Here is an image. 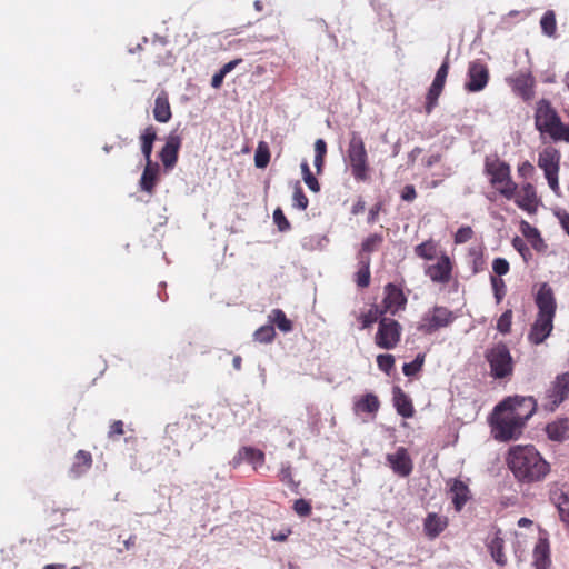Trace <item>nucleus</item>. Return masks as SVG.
<instances>
[{
    "label": "nucleus",
    "mask_w": 569,
    "mask_h": 569,
    "mask_svg": "<svg viewBox=\"0 0 569 569\" xmlns=\"http://www.w3.org/2000/svg\"><path fill=\"white\" fill-rule=\"evenodd\" d=\"M537 410L533 397L513 396L499 402L490 417L492 437L498 441L518 439Z\"/></svg>",
    "instance_id": "obj_1"
},
{
    "label": "nucleus",
    "mask_w": 569,
    "mask_h": 569,
    "mask_svg": "<svg viewBox=\"0 0 569 569\" xmlns=\"http://www.w3.org/2000/svg\"><path fill=\"white\" fill-rule=\"evenodd\" d=\"M507 463L519 481L528 483L542 480L550 470L549 463L531 445L511 447Z\"/></svg>",
    "instance_id": "obj_2"
},
{
    "label": "nucleus",
    "mask_w": 569,
    "mask_h": 569,
    "mask_svg": "<svg viewBox=\"0 0 569 569\" xmlns=\"http://www.w3.org/2000/svg\"><path fill=\"white\" fill-rule=\"evenodd\" d=\"M538 313L528 332V341L531 345L542 343L553 330V319L557 303L553 291L548 283H542L535 298Z\"/></svg>",
    "instance_id": "obj_3"
},
{
    "label": "nucleus",
    "mask_w": 569,
    "mask_h": 569,
    "mask_svg": "<svg viewBox=\"0 0 569 569\" xmlns=\"http://www.w3.org/2000/svg\"><path fill=\"white\" fill-rule=\"evenodd\" d=\"M535 124L542 137H548L555 141L569 142V124L562 122L549 100L541 99L537 102Z\"/></svg>",
    "instance_id": "obj_4"
},
{
    "label": "nucleus",
    "mask_w": 569,
    "mask_h": 569,
    "mask_svg": "<svg viewBox=\"0 0 569 569\" xmlns=\"http://www.w3.org/2000/svg\"><path fill=\"white\" fill-rule=\"evenodd\" d=\"M485 359L489 363L492 378L505 379L512 376L515 363L506 343L498 342L488 348L485 351Z\"/></svg>",
    "instance_id": "obj_5"
},
{
    "label": "nucleus",
    "mask_w": 569,
    "mask_h": 569,
    "mask_svg": "<svg viewBox=\"0 0 569 569\" xmlns=\"http://www.w3.org/2000/svg\"><path fill=\"white\" fill-rule=\"evenodd\" d=\"M345 161L356 181L366 182L370 179L371 169L365 144H349Z\"/></svg>",
    "instance_id": "obj_6"
},
{
    "label": "nucleus",
    "mask_w": 569,
    "mask_h": 569,
    "mask_svg": "<svg viewBox=\"0 0 569 569\" xmlns=\"http://www.w3.org/2000/svg\"><path fill=\"white\" fill-rule=\"evenodd\" d=\"M456 318L457 316L453 311L447 307L435 306L422 317L418 330L426 335H431L441 328L450 326Z\"/></svg>",
    "instance_id": "obj_7"
},
{
    "label": "nucleus",
    "mask_w": 569,
    "mask_h": 569,
    "mask_svg": "<svg viewBox=\"0 0 569 569\" xmlns=\"http://www.w3.org/2000/svg\"><path fill=\"white\" fill-rule=\"evenodd\" d=\"M401 332L402 327L397 320L382 317L379 320L378 330L375 336V342L381 349H393L400 342Z\"/></svg>",
    "instance_id": "obj_8"
},
{
    "label": "nucleus",
    "mask_w": 569,
    "mask_h": 569,
    "mask_svg": "<svg viewBox=\"0 0 569 569\" xmlns=\"http://www.w3.org/2000/svg\"><path fill=\"white\" fill-rule=\"evenodd\" d=\"M569 397V373L558 375L546 390L542 407L547 411H555L560 403Z\"/></svg>",
    "instance_id": "obj_9"
},
{
    "label": "nucleus",
    "mask_w": 569,
    "mask_h": 569,
    "mask_svg": "<svg viewBox=\"0 0 569 569\" xmlns=\"http://www.w3.org/2000/svg\"><path fill=\"white\" fill-rule=\"evenodd\" d=\"M453 268L455 261L446 252H441L435 263L425 267L423 272L433 283L447 284L452 280Z\"/></svg>",
    "instance_id": "obj_10"
},
{
    "label": "nucleus",
    "mask_w": 569,
    "mask_h": 569,
    "mask_svg": "<svg viewBox=\"0 0 569 569\" xmlns=\"http://www.w3.org/2000/svg\"><path fill=\"white\" fill-rule=\"evenodd\" d=\"M153 144H142V152L147 158V164L140 179V188L149 194L153 193L158 182L159 164L150 160Z\"/></svg>",
    "instance_id": "obj_11"
},
{
    "label": "nucleus",
    "mask_w": 569,
    "mask_h": 569,
    "mask_svg": "<svg viewBox=\"0 0 569 569\" xmlns=\"http://www.w3.org/2000/svg\"><path fill=\"white\" fill-rule=\"evenodd\" d=\"M385 298L382 301L383 309L380 313L390 312L396 315L399 310L405 309L407 305V298L403 291L393 283H388L385 287Z\"/></svg>",
    "instance_id": "obj_12"
},
{
    "label": "nucleus",
    "mask_w": 569,
    "mask_h": 569,
    "mask_svg": "<svg viewBox=\"0 0 569 569\" xmlns=\"http://www.w3.org/2000/svg\"><path fill=\"white\" fill-rule=\"evenodd\" d=\"M386 460L392 471L400 477H408L412 472V460L405 447H399L395 453L387 455Z\"/></svg>",
    "instance_id": "obj_13"
},
{
    "label": "nucleus",
    "mask_w": 569,
    "mask_h": 569,
    "mask_svg": "<svg viewBox=\"0 0 569 569\" xmlns=\"http://www.w3.org/2000/svg\"><path fill=\"white\" fill-rule=\"evenodd\" d=\"M469 80L466 83V89L470 92L482 90L489 80V71L486 64L480 61H473L469 64L468 69Z\"/></svg>",
    "instance_id": "obj_14"
},
{
    "label": "nucleus",
    "mask_w": 569,
    "mask_h": 569,
    "mask_svg": "<svg viewBox=\"0 0 569 569\" xmlns=\"http://www.w3.org/2000/svg\"><path fill=\"white\" fill-rule=\"evenodd\" d=\"M513 199L516 204L528 213H535L537 211L539 200L536 189L531 183H525L519 191H516Z\"/></svg>",
    "instance_id": "obj_15"
},
{
    "label": "nucleus",
    "mask_w": 569,
    "mask_h": 569,
    "mask_svg": "<svg viewBox=\"0 0 569 569\" xmlns=\"http://www.w3.org/2000/svg\"><path fill=\"white\" fill-rule=\"evenodd\" d=\"M448 485H450L449 493L451 495L453 508L457 512H460L465 505L471 499L470 489L460 479H452Z\"/></svg>",
    "instance_id": "obj_16"
},
{
    "label": "nucleus",
    "mask_w": 569,
    "mask_h": 569,
    "mask_svg": "<svg viewBox=\"0 0 569 569\" xmlns=\"http://www.w3.org/2000/svg\"><path fill=\"white\" fill-rule=\"evenodd\" d=\"M532 557L536 569H549L551 565L550 545L546 532L540 533Z\"/></svg>",
    "instance_id": "obj_17"
},
{
    "label": "nucleus",
    "mask_w": 569,
    "mask_h": 569,
    "mask_svg": "<svg viewBox=\"0 0 569 569\" xmlns=\"http://www.w3.org/2000/svg\"><path fill=\"white\" fill-rule=\"evenodd\" d=\"M448 527V518L436 512H429L423 520V532L433 540L439 537Z\"/></svg>",
    "instance_id": "obj_18"
},
{
    "label": "nucleus",
    "mask_w": 569,
    "mask_h": 569,
    "mask_svg": "<svg viewBox=\"0 0 569 569\" xmlns=\"http://www.w3.org/2000/svg\"><path fill=\"white\" fill-rule=\"evenodd\" d=\"M485 171L490 178V183L502 182V179L510 176V167L498 158H487Z\"/></svg>",
    "instance_id": "obj_19"
},
{
    "label": "nucleus",
    "mask_w": 569,
    "mask_h": 569,
    "mask_svg": "<svg viewBox=\"0 0 569 569\" xmlns=\"http://www.w3.org/2000/svg\"><path fill=\"white\" fill-rule=\"evenodd\" d=\"M353 412L356 415L367 413L372 418L376 417L380 409L379 398L375 393H366L355 399Z\"/></svg>",
    "instance_id": "obj_20"
},
{
    "label": "nucleus",
    "mask_w": 569,
    "mask_h": 569,
    "mask_svg": "<svg viewBox=\"0 0 569 569\" xmlns=\"http://www.w3.org/2000/svg\"><path fill=\"white\" fill-rule=\"evenodd\" d=\"M512 90L521 97L525 101H529L533 98L535 91V79L531 74H519L510 80Z\"/></svg>",
    "instance_id": "obj_21"
},
{
    "label": "nucleus",
    "mask_w": 569,
    "mask_h": 569,
    "mask_svg": "<svg viewBox=\"0 0 569 569\" xmlns=\"http://www.w3.org/2000/svg\"><path fill=\"white\" fill-rule=\"evenodd\" d=\"M550 498L557 506L561 520L569 523V486L556 488L551 491Z\"/></svg>",
    "instance_id": "obj_22"
},
{
    "label": "nucleus",
    "mask_w": 569,
    "mask_h": 569,
    "mask_svg": "<svg viewBox=\"0 0 569 569\" xmlns=\"http://www.w3.org/2000/svg\"><path fill=\"white\" fill-rule=\"evenodd\" d=\"M392 393L397 412L403 418L413 417L415 408L410 397L400 387H393Z\"/></svg>",
    "instance_id": "obj_23"
},
{
    "label": "nucleus",
    "mask_w": 569,
    "mask_h": 569,
    "mask_svg": "<svg viewBox=\"0 0 569 569\" xmlns=\"http://www.w3.org/2000/svg\"><path fill=\"white\" fill-rule=\"evenodd\" d=\"M560 153L552 147H547L539 157L538 164L546 173L559 172Z\"/></svg>",
    "instance_id": "obj_24"
},
{
    "label": "nucleus",
    "mask_w": 569,
    "mask_h": 569,
    "mask_svg": "<svg viewBox=\"0 0 569 569\" xmlns=\"http://www.w3.org/2000/svg\"><path fill=\"white\" fill-rule=\"evenodd\" d=\"M520 230L537 252L542 253L547 250L548 246L536 227L523 220L520 223Z\"/></svg>",
    "instance_id": "obj_25"
},
{
    "label": "nucleus",
    "mask_w": 569,
    "mask_h": 569,
    "mask_svg": "<svg viewBox=\"0 0 569 569\" xmlns=\"http://www.w3.org/2000/svg\"><path fill=\"white\" fill-rule=\"evenodd\" d=\"M548 438L553 441H563L569 438V419L558 418L546 427Z\"/></svg>",
    "instance_id": "obj_26"
},
{
    "label": "nucleus",
    "mask_w": 569,
    "mask_h": 569,
    "mask_svg": "<svg viewBox=\"0 0 569 569\" xmlns=\"http://www.w3.org/2000/svg\"><path fill=\"white\" fill-rule=\"evenodd\" d=\"M242 460L251 463L253 468L257 469L258 466H262L264 463V453L260 449L242 447L233 458V461L237 466L240 465Z\"/></svg>",
    "instance_id": "obj_27"
},
{
    "label": "nucleus",
    "mask_w": 569,
    "mask_h": 569,
    "mask_svg": "<svg viewBox=\"0 0 569 569\" xmlns=\"http://www.w3.org/2000/svg\"><path fill=\"white\" fill-rule=\"evenodd\" d=\"M171 116L168 93L161 91L154 100L153 117L157 121L166 123L171 119Z\"/></svg>",
    "instance_id": "obj_28"
},
{
    "label": "nucleus",
    "mask_w": 569,
    "mask_h": 569,
    "mask_svg": "<svg viewBox=\"0 0 569 569\" xmlns=\"http://www.w3.org/2000/svg\"><path fill=\"white\" fill-rule=\"evenodd\" d=\"M92 466V456L89 451L79 450L74 455L73 463L70 468V473L78 478L87 472Z\"/></svg>",
    "instance_id": "obj_29"
},
{
    "label": "nucleus",
    "mask_w": 569,
    "mask_h": 569,
    "mask_svg": "<svg viewBox=\"0 0 569 569\" xmlns=\"http://www.w3.org/2000/svg\"><path fill=\"white\" fill-rule=\"evenodd\" d=\"M438 251H439V244L433 239H428L415 247V254L418 258H421V259L428 260V261L437 259L439 257Z\"/></svg>",
    "instance_id": "obj_30"
},
{
    "label": "nucleus",
    "mask_w": 569,
    "mask_h": 569,
    "mask_svg": "<svg viewBox=\"0 0 569 569\" xmlns=\"http://www.w3.org/2000/svg\"><path fill=\"white\" fill-rule=\"evenodd\" d=\"M360 268L356 273V282L360 288H367L370 284V258L362 253L358 254Z\"/></svg>",
    "instance_id": "obj_31"
},
{
    "label": "nucleus",
    "mask_w": 569,
    "mask_h": 569,
    "mask_svg": "<svg viewBox=\"0 0 569 569\" xmlns=\"http://www.w3.org/2000/svg\"><path fill=\"white\" fill-rule=\"evenodd\" d=\"M488 549L490 551L492 559L495 560V562L498 566L502 567L507 563V557L503 551L505 550V541L499 535H496L491 539V541L488 545Z\"/></svg>",
    "instance_id": "obj_32"
},
{
    "label": "nucleus",
    "mask_w": 569,
    "mask_h": 569,
    "mask_svg": "<svg viewBox=\"0 0 569 569\" xmlns=\"http://www.w3.org/2000/svg\"><path fill=\"white\" fill-rule=\"evenodd\" d=\"M268 320L272 326L282 332H290L292 330V321L289 320L281 309H273L268 316Z\"/></svg>",
    "instance_id": "obj_33"
},
{
    "label": "nucleus",
    "mask_w": 569,
    "mask_h": 569,
    "mask_svg": "<svg viewBox=\"0 0 569 569\" xmlns=\"http://www.w3.org/2000/svg\"><path fill=\"white\" fill-rule=\"evenodd\" d=\"M491 186L508 200L515 198L518 189L517 184L512 181L511 176L502 179V182H496Z\"/></svg>",
    "instance_id": "obj_34"
},
{
    "label": "nucleus",
    "mask_w": 569,
    "mask_h": 569,
    "mask_svg": "<svg viewBox=\"0 0 569 569\" xmlns=\"http://www.w3.org/2000/svg\"><path fill=\"white\" fill-rule=\"evenodd\" d=\"M180 144H164L160 158L163 166L168 169L172 168L178 159V148Z\"/></svg>",
    "instance_id": "obj_35"
},
{
    "label": "nucleus",
    "mask_w": 569,
    "mask_h": 569,
    "mask_svg": "<svg viewBox=\"0 0 569 569\" xmlns=\"http://www.w3.org/2000/svg\"><path fill=\"white\" fill-rule=\"evenodd\" d=\"M383 242V237L380 233H372L368 236L361 243V250L359 253L368 256L371 252L377 251Z\"/></svg>",
    "instance_id": "obj_36"
},
{
    "label": "nucleus",
    "mask_w": 569,
    "mask_h": 569,
    "mask_svg": "<svg viewBox=\"0 0 569 569\" xmlns=\"http://www.w3.org/2000/svg\"><path fill=\"white\" fill-rule=\"evenodd\" d=\"M540 26L542 29V32L547 34L548 37H555L557 31V21H556V14L552 10H548L543 13Z\"/></svg>",
    "instance_id": "obj_37"
},
{
    "label": "nucleus",
    "mask_w": 569,
    "mask_h": 569,
    "mask_svg": "<svg viewBox=\"0 0 569 569\" xmlns=\"http://www.w3.org/2000/svg\"><path fill=\"white\" fill-rule=\"evenodd\" d=\"M443 88L439 84L431 83L429 91L426 96V112L429 114L432 112L435 107L438 104V99L442 92Z\"/></svg>",
    "instance_id": "obj_38"
},
{
    "label": "nucleus",
    "mask_w": 569,
    "mask_h": 569,
    "mask_svg": "<svg viewBox=\"0 0 569 569\" xmlns=\"http://www.w3.org/2000/svg\"><path fill=\"white\" fill-rule=\"evenodd\" d=\"M274 337L276 331L270 322L268 325L261 326L253 333V339L261 343H270Z\"/></svg>",
    "instance_id": "obj_39"
},
{
    "label": "nucleus",
    "mask_w": 569,
    "mask_h": 569,
    "mask_svg": "<svg viewBox=\"0 0 569 569\" xmlns=\"http://www.w3.org/2000/svg\"><path fill=\"white\" fill-rule=\"evenodd\" d=\"M270 151L268 144H258L254 152V166L259 169H264L270 162Z\"/></svg>",
    "instance_id": "obj_40"
},
{
    "label": "nucleus",
    "mask_w": 569,
    "mask_h": 569,
    "mask_svg": "<svg viewBox=\"0 0 569 569\" xmlns=\"http://www.w3.org/2000/svg\"><path fill=\"white\" fill-rule=\"evenodd\" d=\"M490 283L493 292V297L496 299V302L499 305L506 293H507V286L503 279L498 278L496 276H490Z\"/></svg>",
    "instance_id": "obj_41"
},
{
    "label": "nucleus",
    "mask_w": 569,
    "mask_h": 569,
    "mask_svg": "<svg viewBox=\"0 0 569 569\" xmlns=\"http://www.w3.org/2000/svg\"><path fill=\"white\" fill-rule=\"evenodd\" d=\"M292 201H293V207L298 208L299 210H306L308 208L309 200H308L307 196L305 194L303 189L299 181H297L295 183Z\"/></svg>",
    "instance_id": "obj_42"
},
{
    "label": "nucleus",
    "mask_w": 569,
    "mask_h": 569,
    "mask_svg": "<svg viewBox=\"0 0 569 569\" xmlns=\"http://www.w3.org/2000/svg\"><path fill=\"white\" fill-rule=\"evenodd\" d=\"M301 171H302L303 180H305L306 184L308 186V188L313 192H318L320 190V184H319L317 178L310 171L309 164L306 161H303L301 163Z\"/></svg>",
    "instance_id": "obj_43"
},
{
    "label": "nucleus",
    "mask_w": 569,
    "mask_h": 569,
    "mask_svg": "<svg viewBox=\"0 0 569 569\" xmlns=\"http://www.w3.org/2000/svg\"><path fill=\"white\" fill-rule=\"evenodd\" d=\"M423 362L425 356L419 353L413 361L405 363L402 367L405 376L411 377L418 373L421 370Z\"/></svg>",
    "instance_id": "obj_44"
},
{
    "label": "nucleus",
    "mask_w": 569,
    "mask_h": 569,
    "mask_svg": "<svg viewBox=\"0 0 569 569\" xmlns=\"http://www.w3.org/2000/svg\"><path fill=\"white\" fill-rule=\"evenodd\" d=\"M512 323V310H506L497 321V330L503 335L509 333Z\"/></svg>",
    "instance_id": "obj_45"
},
{
    "label": "nucleus",
    "mask_w": 569,
    "mask_h": 569,
    "mask_svg": "<svg viewBox=\"0 0 569 569\" xmlns=\"http://www.w3.org/2000/svg\"><path fill=\"white\" fill-rule=\"evenodd\" d=\"M377 365L381 371L389 375L395 367V357L390 353L379 355L377 357Z\"/></svg>",
    "instance_id": "obj_46"
},
{
    "label": "nucleus",
    "mask_w": 569,
    "mask_h": 569,
    "mask_svg": "<svg viewBox=\"0 0 569 569\" xmlns=\"http://www.w3.org/2000/svg\"><path fill=\"white\" fill-rule=\"evenodd\" d=\"M492 270L496 277L501 278L509 272L510 264L505 258H495L492 261Z\"/></svg>",
    "instance_id": "obj_47"
},
{
    "label": "nucleus",
    "mask_w": 569,
    "mask_h": 569,
    "mask_svg": "<svg viewBox=\"0 0 569 569\" xmlns=\"http://www.w3.org/2000/svg\"><path fill=\"white\" fill-rule=\"evenodd\" d=\"M278 477L281 482L286 483L290 488H295L297 486L293 480L291 466L289 463L281 466Z\"/></svg>",
    "instance_id": "obj_48"
},
{
    "label": "nucleus",
    "mask_w": 569,
    "mask_h": 569,
    "mask_svg": "<svg viewBox=\"0 0 569 569\" xmlns=\"http://www.w3.org/2000/svg\"><path fill=\"white\" fill-rule=\"evenodd\" d=\"M315 160L313 164L317 169V173H320L322 171L325 157L327 154V144H315Z\"/></svg>",
    "instance_id": "obj_49"
},
{
    "label": "nucleus",
    "mask_w": 569,
    "mask_h": 569,
    "mask_svg": "<svg viewBox=\"0 0 569 569\" xmlns=\"http://www.w3.org/2000/svg\"><path fill=\"white\" fill-rule=\"evenodd\" d=\"M473 237V230L469 226L460 227L455 233V243L461 244L471 240Z\"/></svg>",
    "instance_id": "obj_50"
},
{
    "label": "nucleus",
    "mask_w": 569,
    "mask_h": 569,
    "mask_svg": "<svg viewBox=\"0 0 569 569\" xmlns=\"http://www.w3.org/2000/svg\"><path fill=\"white\" fill-rule=\"evenodd\" d=\"M381 315L377 306H372V308L367 312L360 316V320L362 323V328H369L372 323H375L378 319V316Z\"/></svg>",
    "instance_id": "obj_51"
},
{
    "label": "nucleus",
    "mask_w": 569,
    "mask_h": 569,
    "mask_svg": "<svg viewBox=\"0 0 569 569\" xmlns=\"http://www.w3.org/2000/svg\"><path fill=\"white\" fill-rule=\"evenodd\" d=\"M295 512L300 517H308L311 515V505L306 499H297L293 503Z\"/></svg>",
    "instance_id": "obj_52"
},
{
    "label": "nucleus",
    "mask_w": 569,
    "mask_h": 569,
    "mask_svg": "<svg viewBox=\"0 0 569 569\" xmlns=\"http://www.w3.org/2000/svg\"><path fill=\"white\" fill-rule=\"evenodd\" d=\"M448 72H449V61H448V58H446L445 61L442 62V64L440 66V68L438 69L432 82L436 84H439L443 88Z\"/></svg>",
    "instance_id": "obj_53"
},
{
    "label": "nucleus",
    "mask_w": 569,
    "mask_h": 569,
    "mask_svg": "<svg viewBox=\"0 0 569 569\" xmlns=\"http://www.w3.org/2000/svg\"><path fill=\"white\" fill-rule=\"evenodd\" d=\"M273 221L278 226L280 231H287L290 229V223L287 220L283 211L280 208H277L273 212Z\"/></svg>",
    "instance_id": "obj_54"
},
{
    "label": "nucleus",
    "mask_w": 569,
    "mask_h": 569,
    "mask_svg": "<svg viewBox=\"0 0 569 569\" xmlns=\"http://www.w3.org/2000/svg\"><path fill=\"white\" fill-rule=\"evenodd\" d=\"M513 248L521 254V257L527 260V257L530 256V251L528 247L525 244L522 239L519 237L513 238L512 240Z\"/></svg>",
    "instance_id": "obj_55"
},
{
    "label": "nucleus",
    "mask_w": 569,
    "mask_h": 569,
    "mask_svg": "<svg viewBox=\"0 0 569 569\" xmlns=\"http://www.w3.org/2000/svg\"><path fill=\"white\" fill-rule=\"evenodd\" d=\"M401 199L407 202H412L417 198L416 188L412 184H407L403 187L401 194Z\"/></svg>",
    "instance_id": "obj_56"
},
{
    "label": "nucleus",
    "mask_w": 569,
    "mask_h": 569,
    "mask_svg": "<svg viewBox=\"0 0 569 569\" xmlns=\"http://www.w3.org/2000/svg\"><path fill=\"white\" fill-rule=\"evenodd\" d=\"M124 433L123 422L121 420H116L110 425L108 436L109 438H114L122 436Z\"/></svg>",
    "instance_id": "obj_57"
},
{
    "label": "nucleus",
    "mask_w": 569,
    "mask_h": 569,
    "mask_svg": "<svg viewBox=\"0 0 569 569\" xmlns=\"http://www.w3.org/2000/svg\"><path fill=\"white\" fill-rule=\"evenodd\" d=\"M382 207H383V202L382 201H379L377 202L375 206H372L369 210V213H368V218H367V222L368 223H375L378 218H379V213L380 211L382 210Z\"/></svg>",
    "instance_id": "obj_58"
},
{
    "label": "nucleus",
    "mask_w": 569,
    "mask_h": 569,
    "mask_svg": "<svg viewBox=\"0 0 569 569\" xmlns=\"http://www.w3.org/2000/svg\"><path fill=\"white\" fill-rule=\"evenodd\" d=\"M157 139V130L154 127H147L140 136L141 142H154Z\"/></svg>",
    "instance_id": "obj_59"
},
{
    "label": "nucleus",
    "mask_w": 569,
    "mask_h": 569,
    "mask_svg": "<svg viewBox=\"0 0 569 569\" xmlns=\"http://www.w3.org/2000/svg\"><path fill=\"white\" fill-rule=\"evenodd\" d=\"M547 180H548V184L549 187L552 189V191H555L556 193H558L559 191V182H558V172L556 173H546L545 174Z\"/></svg>",
    "instance_id": "obj_60"
},
{
    "label": "nucleus",
    "mask_w": 569,
    "mask_h": 569,
    "mask_svg": "<svg viewBox=\"0 0 569 569\" xmlns=\"http://www.w3.org/2000/svg\"><path fill=\"white\" fill-rule=\"evenodd\" d=\"M366 209V202L361 197L358 198V200L353 203L351 207V214L358 216L359 213H362Z\"/></svg>",
    "instance_id": "obj_61"
},
{
    "label": "nucleus",
    "mask_w": 569,
    "mask_h": 569,
    "mask_svg": "<svg viewBox=\"0 0 569 569\" xmlns=\"http://www.w3.org/2000/svg\"><path fill=\"white\" fill-rule=\"evenodd\" d=\"M558 218L562 229L569 236V213L566 211L559 212Z\"/></svg>",
    "instance_id": "obj_62"
},
{
    "label": "nucleus",
    "mask_w": 569,
    "mask_h": 569,
    "mask_svg": "<svg viewBox=\"0 0 569 569\" xmlns=\"http://www.w3.org/2000/svg\"><path fill=\"white\" fill-rule=\"evenodd\" d=\"M224 77L226 74L219 70L217 73L212 76L211 86L214 89H219L223 82Z\"/></svg>",
    "instance_id": "obj_63"
},
{
    "label": "nucleus",
    "mask_w": 569,
    "mask_h": 569,
    "mask_svg": "<svg viewBox=\"0 0 569 569\" xmlns=\"http://www.w3.org/2000/svg\"><path fill=\"white\" fill-rule=\"evenodd\" d=\"M242 59H234L226 63L220 71L223 72L226 76L231 72L240 62Z\"/></svg>",
    "instance_id": "obj_64"
}]
</instances>
